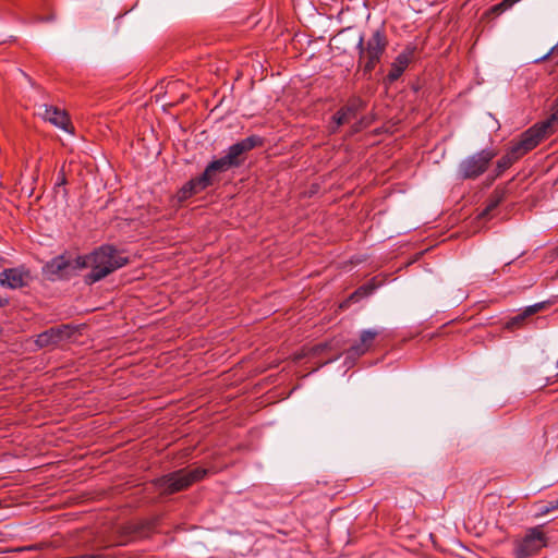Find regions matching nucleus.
Returning <instances> with one entry per match:
<instances>
[{"label": "nucleus", "instance_id": "9", "mask_svg": "<svg viewBox=\"0 0 558 558\" xmlns=\"http://www.w3.org/2000/svg\"><path fill=\"white\" fill-rule=\"evenodd\" d=\"M219 180L220 177H216V174L207 165V167L205 168L204 172L201 175L191 179L179 190L177 198L180 203L185 202L190 197L205 191L207 187L219 182Z\"/></svg>", "mask_w": 558, "mask_h": 558}, {"label": "nucleus", "instance_id": "25", "mask_svg": "<svg viewBox=\"0 0 558 558\" xmlns=\"http://www.w3.org/2000/svg\"><path fill=\"white\" fill-rule=\"evenodd\" d=\"M536 311H537V306L535 305V306H531V307H529V308L526 310V313H527V314H534V313H536Z\"/></svg>", "mask_w": 558, "mask_h": 558}, {"label": "nucleus", "instance_id": "13", "mask_svg": "<svg viewBox=\"0 0 558 558\" xmlns=\"http://www.w3.org/2000/svg\"><path fill=\"white\" fill-rule=\"evenodd\" d=\"M31 279V272L25 267L7 268L0 272V284L13 290L26 287Z\"/></svg>", "mask_w": 558, "mask_h": 558}, {"label": "nucleus", "instance_id": "12", "mask_svg": "<svg viewBox=\"0 0 558 558\" xmlns=\"http://www.w3.org/2000/svg\"><path fill=\"white\" fill-rule=\"evenodd\" d=\"M38 114L45 121L53 124L54 126L65 132L72 133L73 126L68 113L64 110L50 105H40L38 107Z\"/></svg>", "mask_w": 558, "mask_h": 558}, {"label": "nucleus", "instance_id": "7", "mask_svg": "<svg viewBox=\"0 0 558 558\" xmlns=\"http://www.w3.org/2000/svg\"><path fill=\"white\" fill-rule=\"evenodd\" d=\"M551 132L549 131V122H539L524 131L517 142H512L511 146L521 157L534 149L542 141L547 138Z\"/></svg>", "mask_w": 558, "mask_h": 558}, {"label": "nucleus", "instance_id": "5", "mask_svg": "<svg viewBox=\"0 0 558 558\" xmlns=\"http://www.w3.org/2000/svg\"><path fill=\"white\" fill-rule=\"evenodd\" d=\"M496 155L495 150L483 149L464 158L458 166L459 178L462 180H474L478 178L487 170Z\"/></svg>", "mask_w": 558, "mask_h": 558}, {"label": "nucleus", "instance_id": "11", "mask_svg": "<svg viewBox=\"0 0 558 558\" xmlns=\"http://www.w3.org/2000/svg\"><path fill=\"white\" fill-rule=\"evenodd\" d=\"M380 333L377 329H364L360 332L359 341L353 343L345 351V360L354 363L359 357L366 354L374 345L376 337Z\"/></svg>", "mask_w": 558, "mask_h": 558}, {"label": "nucleus", "instance_id": "3", "mask_svg": "<svg viewBox=\"0 0 558 558\" xmlns=\"http://www.w3.org/2000/svg\"><path fill=\"white\" fill-rule=\"evenodd\" d=\"M207 473L208 471L201 466L191 470L180 469L154 480L153 485L160 495L169 496L187 489L194 483L202 481Z\"/></svg>", "mask_w": 558, "mask_h": 558}, {"label": "nucleus", "instance_id": "19", "mask_svg": "<svg viewBox=\"0 0 558 558\" xmlns=\"http://www.w3.org/2000/svg\"><path fill=\"white\" fill-rule=\"evenodd\" d=\"M544 122H549V131L553 133V124L558 122V100L555 102L554 112Z\"/></svg>", "mask_w": 558, "mask_h": 558}, {"label": "nucleus", "instance_id": "20", "mask_svg": "<svg viewBox=\"0 0 558 558\" xmlns=\"http://www.w3.org/2000/svg\"><path fill=\"white\" fill-rule=\"evenodd\" d=\"M369 124V121L367 120V118H362L360 119L354 125H353V131L354 132H359L365 128H367Z\"/></svg>", "mask_w": 558, "mask_h": 558}, {"label": "nucleus", "instance_id": "22", "mask_svg": "<svg viewBox=\"0 0 558 558\" xmlns=\"http://www.w3.org/2000/svg\"><path fill=\"white\" fill-rule=\"evenodd\" d=\"M56 184H57V185H64V184H66V178H65V174H64L63 170H61V171L58 173Z\"/></svg>", "mask_w": 558, "mask_h": 558}, {"label": "nucleus", "instance_id": "6", "mask_svg": "<svg viewBox=\"0 0 558 558\" xmlns=\"http://www.w3.org/2000/svg\"><path fill=\"white\" fill-rule=\"evenodd\" d=\"M546 545L547 538L543 526L531 527L521 539L515 541L514 555L517 558H529L536 555Z\"/></svg>", "mask_w": 558, "mask_h": 558}, {"label": "nucleus", "instance_id": "1", "mask_svg": "<svg viewBox=\"0 0 558 558\" xmlns=\"http://www.w3.org/2000/svg\"><path fill=\"white\" fill-rule=\"evenodd\" d=\"M126 264H129V257L112 245H102L89 254L77 256V265L81 269H90L85 276L87 284L102 280Z\"/></svg>", "mask_w": 558, "mask_h": 558}, {"label": "nucleus", "instance_id": "10", "mask_svg": "<svg viewBox=\"0 0 558 558\" xmlns=\"http://www.w3.org/2000/svg\"><path fill=\"white\" fill-rule=\"evenodd\" d=\"M366 108V101L359 96H353L348 99L347 104L341 107L333 116L331 122V132L337 130L357 117Z\"/></svg>", "mask_w": 558, "mask_h": 558}, {"label": "nucleus", "instance_id": "23", "mask_svg": "<svg viewBox=\"0 0 558 558\" xmlns=\"http://www.w3.org/2000/svg\"><path fill=\"white\" fill-rule=\"evenodd\" d=\"M523 319H524V316L519 315V316L514 317L509 324L517 325V324L521 323Z\"/></svg>", "mask_w": 558, "mask_h": 558}, {"label": "nucleus", "instance_id": "18", "mask_svg": "<svg viewBox=\"0 0 558 558\" xmlns=\"http://www.w3.org/2000/svg\"><path fill=\"white\" fill-rule=\"evenodd\" d=\"M555 510H558V498L539 506L537 515H545Z\"/></svg>", "mask_w": 558, "mask_h": 558}, {"label": "nucleus", "instance_id": "21", "mask_svg": "<svg viewBox=\"0 0 558 558\" xmlns=\"http://www.w3.org/2000/svg\"><path fill=\"white\" fill-rule=\"evenodd\" d=\"M543 59H550L555 62V64H558V46L551 48V50Z\"/></svg>", "mask_w": 558, "mask_h": 558}, {"label": "nucleus", "instance_id": "17", "mask_svg": "<svg viewBox=\"0 0 558 558\" xmlns=\"http://www.w3.org/2000/svg\"><path fill=\"white\" fill-rule=\"evenodd\" d=\"M501 201H502V196L500 194H498V193L493 194L489 197L488 203H487L485 209L483 210V213L481 214V216L483 218L488 217L492 214V211H494L499 206Z\"/></svg>", "mask_w": 558, "mask_h": 558}, {"label": "nucleus", "instance_id": "2", "mask_svg": "<svg viewBox=\"0 0 558 558\" xmlns=\"http://www.w3.org/2000/svg\"><path fill=\"white\" fill-rule=\"evenodd\" d=\"M388 46V39L384 29H376L372 36L365 41L361 36L356 46L359 51V64L363 63V76L371 78L372 72L380 62L383 54Z\"/></svg>", "mask_w": 558, "mask_h": 558}, {"label": "nucleus", "instance_id": "8", "mask_svg": "<svg viewBox=\"0 0 558 558\" xmlns=\"http://www.w3.org/2000/svg\"><path fill=\"white\" fill-rule=\"evenodd\" d=\"M81 266L77 265V257L69 259L64 255H59L45 264L43 274L48 280L54 281L68 279Z\"/></svg>", "mask_w": 558, "mask_h": 558}, {"label": "nucleus", "instance_id": "24", "mask_svg": "<svg viewBox=\"0 0 558 558\" xmlns=\"http://www.w3.org/2000/svg\"><path fill=\"white\" fill-rule=\"evenodd\" d=\"M9 304V300L0 296V307H4Z\"/></svg>", "mask_w": 558, "mask_h": 558}, {"label": "nucleus", "instance_id": "16", "mask_svg": "<svg viewBox=\"0 0 558 558\" xmlns=\"http://www.w3.org/2000/svg\"><path fill=\"white\" fill-rule=\"evenodd\" d=\"M521 156L514 151L513 147L510 145L509 149L507 150L506 155L502 156L498 161L496 162V175L502 174L507 169H509L517 160H519Z\"/></svg>", "mask_w": 558, "mask_h": 558}, {"label": "nucleus", "instance_id": "14", "mask_svg": "<svg viewBox=\"0 0 558 558\" xmlns=\"http://www.w3.org/2000/svg\"><path fill=\"white\" fill-rule=\"evenodd\" d=\"M415 47L412 45H408L402 52H400L397 58L391 63V68L388 72V74L385 77V81L388 84H392L393 82L398 81L401 75L404 73L409 64L414 59L415 53Z\"/></svg>", "mask_w": 558, "mask_h": 558}, {"label": "nucleus", "instance_id": "4", "mask_svg": "<svg viewBox=\"0 0 558 558\" xmlns=\"http://www.w3.org/2000/svg\"><path fill=\"white\" fill-rule=\"evenodd\" d=\"M262 145L263 140L259 136H248L231 145L222 157L210 161L208 166L219 177L220 173L240 167L245 160V154Z\"/></svg>", "mask_w": 558, "mask_h": 558}, {"label": "nucleus", "instance_id": "15", "mask_svg": "<svg viewBox=\"0 0 558 558\" xmlns=\"http://www.w3.org/2000/svg\"><path fill=\"white\" fill-rule=\"evenodd\" d=\"M72 335V329L68 325L52 327L37 336L36 344L40 348L56 345Z\"/></svg>", "mask_w": 558, "mask_h": 558}]
</instances>
